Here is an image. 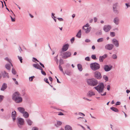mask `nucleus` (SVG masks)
<instances>
[{
	"label": "nucleus",
	"mask_w": 130,
	"mask_h": 130,
	"mask_svg": "<svg viewBox=\"0 0 130 130\" xmlns=\"http://www.w3.org/2000/svg\"><path fill=\"white\" fill-rule=\"evenodd\" d=\"M104 88V84L102 83H100L98 86L94 87L95 89L102 96H104L106 94V92H105L103 94H102V93L103 90Z\"/></svg>",
	"instance_id": "f257e3e1"
},
{
	"label": "nucleus",
	"mask_w": 130,
	"mask_h": 130,
	"mask_svg": "<svg viewBox=\"0 0 130 130\" xmlns=\"http://www.w3.org/2000/svg\"><path fill=\"white\" fill-rule=\"evenodd\" d=\"M91 69L94 71H96L99 69L100 68V64L96 62L91 63L90 64Z\"/></svg>",
	"instance_id": "f03ea898"
},
{
	"label": "nucleus",
	"mask_w": 130,
	"mask_h": 130,
	"mask_svg": "<svg viewBox=\"0 0 130 130\" xmlns=\"http://www.w3.org/2000/svg\"><path fill=\"white\" fill-rule=\"evenodd\" d=\"M87 83L91 86H95L98 83L97 80L94 78L90 79L87 80Z\"/></svg>",
	"instance_id": "7ed1b4c3"
},
{
	"label": "nucleus",
	"mask_w": 130,
	"mask_h": 130,
	"mask_svg": "<svg viewBox=\"0 0 130 130\" xmlns=\"http://www.w3.org/2000/svg\"><path fill=\"white\" fill-rule=\"evenodd\" d=\"M17 124L18 127L20 128H22V126L24 124V119L21 118L17 119Z\"/></svg>",
	"instance_id": "20e7f679"
},
{
	"label": "nucleus",
	"mask_w": 130,
	"mask_h": 130,
	"mask_svg": "<svg viewBox=\"0 0 130 130\" xmlns=\"http://www.w3.org/2000/svg\"><path fill=\"white\" fill-rule=\"evenodd\" d=\"M94 77L98 79H100L102 78V76L100 72L97 71L93 73Z\"/></svg>",
	"instance_id": "39448f33"
},
{
	"label": "nucleus",
	"mask_w": 130,
	"mask_h": 130,
	"mask_svg": "<svg viewBox=\"0 0 130 130\" xmlns=\"http://www.w3.org/2000/svg\"><path fill=\"white\" fill-rule=\"evenodd\" d=\"M71 53L69 51H67L63 53L61 55L62 58L66 59L71 56Z\"/></svg>",
	"instance_id": "423d86ee"
},
{
	"label": "nucleus",
	"mask_w": 130,
	"mask_h": 130,
	"mask_svg": "<svg viewBox=\"0 0 130 130\" xmlns=\"http://www.w3.org/2000/svg\"><path fill=\"white\" fill-rule=\"evenodd\" d=\"M114 47V45L112 44H108L106 45L105 46V48L108 50H111Z\"/></svg>",
	"instance_id": "0eeeda50"
},
{
	"label": "nucleus",
	"mask_w": 130,
	"mask_h": 130,
	"mask_svg": "<svg viewBox=\"0 0 130 130\" xmlns=\"http://www.w3.org/2000/svg\"><path fill=\"white\" fill-rule=\"evenodd\" d=\"M20 96V95L18 92H15L12 95V99L14 100L17 98H19V97Z\"/></svg>",
	"instance_id": "6e6552de"
},
{
	"label": "nucleus",
	"mask_w": 130,
	"mask_h": 130,
	"mask_svg": "<svg viewBox=\"0 0 130 130\" xmlns=\"http://www.w3.org/2000/svg\"><path fill=\"white\" fill-rule=\"evenodd\" d=\"M111 28V27L109 25H105L104 26L103 30L105 32H107L110 30Z\"/></svg>",
	"instance_id": "1a4fd4ad"
},
{
	"label": "nucleus",
	"mask_w": 130,
	"mask_h": 130,
	"mask_svg": "<svg viewBox=\"0 0 130 130\" xmlns=\"http://www.w3.org/2000/svg\"><path fill=\"white\" fill-rule=\"evenodd\" d=\"M112 67L111 66H109L108 65H105L104 68L105 71L106 72H108L112 68Z\"/></svg>",
	"instance_id": "9d476101"
},
{
	"label": "nucleus",
	"mask_w": 130,
	"mask_h": 130,
	"mask_svg": "<svg viewBox=\"0 0 130 130\" xmlns=\"http://www.w3.org/2000/svg\"><path fill=\"white\" fill-rule=\"evenodd\" d=\"M69 46L68 44H67L64 45L62 48V51L65 52L68 49Z\"/></svg>",
	"instance_id": "9b49d317"
},
{
	"label": "nucleus",
	"mask_w": 130,
	"mask_h": 130,
	"mask_svg": "<svg viewBox=\"0 0 130 130\" xmlns=\"http://www.w3.org/2000/svg\"><path fill=\"white\" fill-rule=\"evenodd\" d=\"M1 73L3 78L7 77L8 78H9V76L8 75V73H7L5 71L2 72Z\"/></svg>",
	"instance_id": "f8f14e48"
},
{
	"label": "nucleus",
	"mask_w": 130,
	"mask_h": 130,
	"mask_svg": "<svg viewBox=\"0 0 130 130\" xmlns=\"http://www.w3.org/2000/svg\"><path fill=\"white\" fill-rule=\"evenodd\" d=\"M19 98H17L13 100L17 103H19L21 102L22 101V99L20 96L19 97Z\"/></svg>",
	"instance_id": "ddd939ff"
},
{
	"label": "nucleus",
	"mask_w": 130,
	"mask_h": 130,
	"mask_svg": "<svg viewBox=\"0 0 130 130\" xmlns=\"http://www.w3.org/2000/svg\"><path fill=\"white\" fill-rule=\"evenodd\" d=\"M112 42L114 44L115 46L118 47L119 46L118 41L115 39H113L112 40Z\"/></svg>",
	"instance_id": "4468645a"
},
{
	"label": "nucleus",
	"mask_w": 130,
	"mask_h": 130,
	"mask_svg": "<svg viewBox=\"0 0 130 130\" xmlns=\"http://www.w3.org/2000/svg\"><path fill=\"white\" fill-rule=\"evenodd\" d=\"M119 21V19L118 17H116L113 19V22L116 25H118Z\"/></svg>",
	"instance_id": "2eb2a0df"
},
{
	"label": "nucleus",
	"mask_w": 130,
	"mask_h": 130,
	"mask_svg": "<svg viewBox=\"0 0 130 130\" xmlns=\"http://www.w3.org/2000/svg\"><path fill=\"white\" fill-rule=\"evenodd\" d=\"M12 117L13 121H14L16 117V112L15 111H13L12 113Z\"/></svg>",
	"instance_id": "dca6fc26"
},
{
	"label": "nucleus",
	"mask_w": 130,
	"mask_h": 130,
	"mask_svg": "<svg viewBox=\"0 0 130 130\" xmlns=\"http://www.w3.org/2000/svg\"><path fill=\"white\" fill-rule=\"evenodd\" d=\"M7 87V84L6 83H4L1 89V91H4L6 89Z\"/></svg>",
	"instance_id": "f3484780"
},
{
	"label": "nucleus",
	"mask_w": 130,
	"mask_h": 130,
	"mask_svg": "<svg viewBox=\"0 0 130 130\" xmlns=\"http://www.w3.org/2000/svg\"><path fill=\"white\" fill-rule=\"evenodd\" d=\"M17 109L19 112L22 113H23L25 111L24 108L22 107H18Z\"/></svg>",
	"instance_id": "a211bd4d"
},
{
	"label": "nucleus",
	"mask_w": 130,
	"mask_h": 130,
	"mask_svg": "<svg viewBox=\"0 0 130 130\" xmlns=\"http://www.w3.org/2000/svg\"><path fill=\"white\" fill-rule=\"evenodd\" d=\"M91 28V27H89V28L87 27V28L83 29L84 30L86 33L88 34L90 31Z\"/></svg>",
	"instance_id": "6ab92c4d"
},
{
	"label": "nucleus",
	"mask_w": 130,
	"mask_h": 130,
	"mask_svg": "<svg viewBox=\"0 0 130 130\" xmlns=\"http://www.w3.org/2000/svg\"><path fill=\"white\" fill-rule=\"evenodd\" d=\"M78 69L80 71H81L83 70L82 66L80 64H78L77 65Z\"/></svg>",
	"instance_id": "aec40b11"
},
{
	"label": "nucleus",
	"mask_w": 130,
	"mask_h": 130,
	"mask_svg": "<svg viewBox=\"0 0 130 130\" xmlns=\"http://www.w3.org/2000/svg\"><path fill=\"white\" fill-rule=\"evenodd\" d=\"M23 114V116L25 118H27L29 117V114L26 111H24Z\"/></svg>",
	"instance_id": "412c9836"
},
{
	"label": "nucleus",
	"mask_w": 130,
	"mask_h": 130,
	"mask_svg": "<svg viewBox=\"0 0 130 130\" xmlns=\"http://www.w3.org/2000/svg\"><path fill=\"white\" fill-rule=\"evenodd\" d=\"M82 34L81 30H79L77 34L76 35V37L79 38L81 37Z\"/></svg>",
	"instance_id": "4be33fe9"
},
{
	"label": "nucleus",
	"mask_w": 130,
	"mask_h": 130,
	"mask_svg": "<svg viewBox=\"0 0 130 130\" xmlns=\"http://www.w3.org/2000/svg\"><path fill=\"white\" fill-rule=\"evenodd\" d=\"M87 95L90 96H91L92 95H94L95 93L93 92L92 91H89L87 93Z\"/></svg>",
	"instance_id": "5701e85b"
},
{
	"label": "nucleus",
	"mask_w": 130,
	"mask_h": 130,
	"mask_svg": "<svg viewBox=\"0 0 130 130\" xmlns=\"http://www.w3.org/2000/svg\"><path fill=\"white\" fill-rule=\"evenodd\" d=\"M110 109L111 110L114 112H119L118 110L116 108L114 107H111L110 108Z\"/></svg>",
	"instance_id": "b1692460"
},
{
	"label": "nucleus",
	"mask_w": 130,
	"mask_h": 130,
	"mask_svg": "<svg viewBox=\"0 0 130 130\" xmlns=\"http://www.w3.org/2000/svg\"><path fill=\"white\" fill-rule=\"evenodd\" d=\"M10 64H6L5 66V67L8 70H10L11 69V67Z\"/></svg>",
	"instance_id": "393cba45"
},
{
	"label": "nucleus",
	"mask_w": 130,
	"mask_h": 130,
	"mask_svg": "<svg viewBox=\"0 0 130 130\" xmlns=\"http://www.w3.org/2000/svg\"><path fill=\"white\" fill-rule=\"evenodd\" d=\"M65 130H72V127L69 125H66L65 128Z\"/></svg>",
	"instance_id": "a878e982"
},
{
	"label": "nucleus",
	"mask_w": 130,
	"mask_h": 130,
	"mask_svg": "<svg viewBox=\"0 0 130 130\" xmlns=\"http://www.w3.org/2000/svg\"><path fill=\"white\" fill-rule=\"evenodd\" d=\"M5 59L6 60H7V61H8L9 63L11 65V66L12 67L13 66V65H12V63L11 62V60L8 57H6L5 58Z\"/></svg>",
	"instance_id": "bb28decb"
},
{
	"label": "nucleus",
	"mask_w": 130,
	"mask_h": 130,
	"mask_svg": "<svg viewBox=\"0 0 130 130\" xmlns=\"http://www.w3.org/2000/svg\"><path fill=\"white\" fill-rule=\"evenodd\" d=\"M26 122L29 125H31L32 123V122L30 119H27L26 120Z\"/></svg>",
	"instance_id": "cd10ccee"
},
{
	"label": "nucleus",
	"mask_w": 130,
	"mask_h": 130,
	"mask_svg": "<svg viewBox=\"0 0 130 130\" xmlns=\"http://www.w3.org/2000/svg\"><path fill=\"white\" fill-rule=\"evenodd\" d=\"M102 32L101 30H100L97 31L95 33V34L98 36H99L102 35Z\"/></svg>",
	"instance_id": "c85d7f7f"
},
{
	"label": "nucleus",
	"mask_w": 130,
	"mask_h": 130,
	"mask_svg": "<svg viewBox=\"0 0 130 130\" xmlns=\"http://www.w3.org/2000/svg\"><path fill=\"white\" fill-rule=\"evenodd\" d=\"M113 10L114 12L117 14L119 13V12L118 11L117 9V8L113 9Z\"/></svg>",
	"instance_id": "c756f323"
},
{
	"label": "nucleus",
	"mask_w": 130,
	"mask_h": 130,
	"mask_svg": "<svg viewBox=\"0 0 130 130\" xmlns=\"http://www.w3.org/2000/svg\"><path fill=\"white\" fill-rule=\"evenodd\" d=\"M104 39L102 38H100L97 40V42H102L103 41Z\"/></svg>",
	"instance_id": "7c9ffc66"
},
{
	"label": "nucleus",
	"mask_w": 130,
	"mask_h": 130,
	"mask_svg": "<svg viewBox=\"0 0 130 130\" xmlns=\"http://www.w3.org/2000/svg\"><path fill=\"white\" fill-rule=\"evenodd\" d=\"M103 78L106 81H107L108 80V77L106 75H104L103 76Z\"/></svg>",
	"instance_id": "2f4dec72"
},
{
	"label": "nucleus",
	"mask_w": 130,
	"mask_h": 130,
	"mask_svg": "<svg viewBox=\"0 0 130 130\" xmlns=\"http://www.w3.org/2000/svg\"><path fill=\"white\" fill-rule=\"evenodd\" d=\"M89 25L88 23H87L86 25L83 26L82 27L83 29L85 28H89Z\"/></svg>",
	"instance_id": "473e14b6"
},
{
	"label": "nucleus",
	"mask_w": 130,
	"mask_h": 130,
	"mask_svg": "<svg viewBox=\"0 0 130 130\" xmlns=\"http://www.w3.org/2000/svg\"><path fill=\"white\" fill-rule=\"evenodd\" d=\"M59 68L60 70L64 74L65 73L63 71V70L62 69V67L61 66L60 64H59Z\"/></svg>",
	"instance_id": "72a5a7b5"
},
{
	"label": "nucleus",
	"mask_w": 130,
	"mask_h": 130,
	"mask_svg": "<svg viewBox=\"0 0 130 130\" xmlns=\"http://www.w3.org/2000/svg\"><path fill=\"white\" fill-rule=\"evenodd\" d=\"M12 72L14 75L15 74L17 73L16 71L15 70L13 69V68H12Z\"/></svg>",
	"instance_id": "f704fd0d"
},
{
	"label": "nucleus",
	"mask_w": 130,
	"mask_h": 130,
	"mask_svg": "<svg viewBox=\"0 0 130 130\" xmlns=\"http://www.w3.org/2000/svg\"><path fill=\"white\" fill-rule=\"evenodd\" d=\"M39 65L36 64H33L32 65V66L33 67H34L35 68L38 69V67L39 66Z\"/></svg>",
	"instance_id": "c9c22d12"
},
{
	"label": "nucleus",
	"mask_w": 130,
	"mask_h": 130,
	"mask_svg": "<svg viewBox=\"0 0 130 130\" xmlns=\"http://www.w3.org/2000/svg\"><path fill=\"white\" fill-rule=\"evenodd\" d=\"M91 57L92 59L94 60H96L97 59L95 55H92L91 56Z\"/></svg>",
	"instance_id": "e433bc0d"
},
{
	"label": "nucleus",
	"mask_w": 130,
	"mask_h": 130,
	"mask_svg": "<svg viewBox=\"0 0 130 130\" xmlns=\"http://www.w3.org/2000/svg\"><path fill=\"white\" fill-rule=\"evenodd\" d=\"M118 3H116L114 4L113 7V9L116 8L118 6Z\"/></svg>",
	"instance_id": "4c0bfd02"
},
{
	"label": "nucleus",
	"mask_w": 130,
	"mask_h": 130,
	"mask_svg": "<svg viewBox=\"0 0 130 130\" xmlns=\"http://www.w3.org/2000/svg\"><path fill=\"white\" fill-rule=\"evenodd\" d=\"M104 59L101 56H100L99 57V61L101 62H103V61Z\"/></svg>",
	"instance_id": "58836bf2"
},
{
	"label": "nucleus",
	"mask_w": 130,
	"mask_h": 130,
	"mask_svg": "<svg viewBox=\"0 0 130 130\" xmlns=\"http://www.w3.org/2000/svg\"><path fill=\"white\" fill-rule=\"evenodd\" d=\"M65 73L68 75H70L71 74V72L70 71H66L65 72Z\"/></svg>",
	"instance_id": "ea45409f"
},
{
	"label": "nucleus",
	"mask_w": 130,
	"mask_h": 130,
	"mask_svg": "<svg viewBox=\"0 0 130 130\" xmlns=\"http://www.w3.org/2000/svg\"><path fill=\"white\" fill-rule=\"evenodd\" d=\"M110 35L111 36L113 37L115 36V33L114 32H111Z\"/></svg>",
	"instance_id": "a19ab883"
},
{
	"label": "nucleus",
	"mask_w": 130,
	"mask_h": 130,
	"mask_svg": "<svg viewBox=\"0 0 130 130\" xmlns=\"http://www.w3.org/2000/svg\"><path fill=\"white\" fill-rule=\"evenodd\" d=\"M60 64H63V60L62 59H60L59 60Z\"/></svg>",
	"instance_id": "79ce46f5"
},
{
	"label": "nucleus",
	"mask_w": 130,
	"mask_h": 130,
	"mask_svg": "<svg viewBox=\"0 0 130 130\" xmlns=\"http://www.w3.org/2000/svg\"><path fill=\"white\" fill-rule=\"evenodd\" d=\"M4 97L3 95H0V102H1L3 100V99Z\"/></svg>",
	"instance_id": "37998d69"
},
{
	"label": "nucleus",
	"mask_w": 130,
	"mask_h": 130,
	"mask_svg": "<svg viewBox=\"0 0 130 130\" xmlns=\"http://www.w3.org/2000/svg\"><path fill=\"white\" fill-rule=\"evenodd\" d=\"M117 56L116 54H113L112 56V58L114 59H117Z\"/></svg>",
	"instance_id": "c03bdc74"
},
{
	"label": "nucleus",
	"mask_w": 130,
	"mask_h": 130,
	"mask_svg": "<svg viewBox=\"0 0 130 130\" xmlns=\"http://www.w3.org/2000/svg\"><path fill=\"white\" fill-rule=\"evenodd\" d=\"M107 55L106 54H105L104 55H103V56H101L104 59H105V58H106L107 57Z\"/></svg>",
	"instance_id": "a18cd8bd"
},
{
	"label": "nucleus",
	"mask_w": 130,
	"mask_h": 130,
	"mask_svg": "<svg viewBox=\"0 0 130 130\" xmlns=\"http://www.w3.org/2000/svg\"><path fill=\"white\" fill-rule=\"evenodd\" d=\"M18 58L20 60V62L21 63H22V57H21L18 56Z\"/></svg>",
	"instance_id": "49530a36"
},
{
	"label": "nucleus",
	"mask_w": 130,
	"mask_h": 130,
	"mask_svg": "<svg viewBox=\"0 0 130 130\" xmlns=\"http://www.w3.org/2000/svg\"><path fill=\"white\" fill-rule=\"evenodd\" d=\"M34 77H35L34 76H31V77H29V80L31 81H32Z\"/></svg>",
	"instance_id": "de8ad7c7"
},
{
	"label": "nucleus",
	"mask_w": 130,
	"mask_h": 130,
	"mask_svg": "<svg viewBox=\"0 0 130 130\" xmlns=\"http://www.w3.org/2000/svg\"><path fill=\"white\" fill-rule=\"evenodd\" d=\"M44 80L45 81V82L46 83H47L49 84V82H48V79L47 78H45L44 79Z\"/></svg>",
	"instance_id": "09e8293b"
},
{
	"label": "nucleus",
	"mask_w": 130,
	"mask_h": 130,
	"mask_svg": "<svg viewBox=\"0 0 130 130\" xmlns=\"http://www.w3.org/2000/svg\"><path fill=\"white\" fill-rule=\"evenodd\" d=\"M85 60L86 61H89L90 60L89 57H87L85 58Z\"/></svg>",
	"instance_id": "8fccbe9b"
},
{
	"label": "nucleus",
	"mask_w": 130,
	"mask_h": 130,
	"mask_svg": "<svg viewBox=\"0 0 130 130\" xmlns=\"http://www.w3.org/2000/svg\"><path fill=\"white\" fill-rule=\"evenodd\" d=\"M62 124L61 122L60 121H57V124L58 125H60Z\"/></svg>",
	"instance_id": "3c124183"
},
{
	"label": "nucleus",
	"mask_w": 130,
	"mask_h": 130,
	"mask_svg": "<svg viewBox=\"0 0 130 130\" xmlns=\"http://www.w3.org/2000/svg\"><path fill=\"white\" fill-rule=\"evenodd\" d=\"M107 90L108 91H109L110 90V85H108L107 86Z\"/></svg>",
	"instance_id": "603ef678"
},
{
	"label": "nucleus",
	"mask_w": 130,
	"mask_h": 130,
	"mask_svg": "<svg viewBox=\"0 0 130 130\" xmlns=\"http://www.w3.org/2000/svg\"><path fill=\"white\" fill-rule=\"evenodd\" d=\"M10 17L12 22H14L15 21V19L14 18H13L11 16H10Z\"/></svg>",
	"instance_id": "864d4df0"
},
{
	"label": "nucleus",
	"mask_w": 130,
	"mask_h": 130,
	"mask_svg": "<svg viewBox=\"0 0 130 130\" xmlns=\"http://www.w3.org/2000/svg\"><path fill=\"white\" fill-rule=\"evenodd\" d=\"M41 73L42 74L44 75H46V74L45 72L43 71H41Z\"/></svg>",
	"instance_id": "5fc2aeb1"
},
{
	"label": "nucleus",
	"mask_w": 130,
	"mask_h": 130,
	"mask_svg": "<svg viewBox=\"0 0 130 130\" xmlns=\"http://www.w3.org/2000/svg\"><path fill=\"white\" fill-rule=\"evenodd\" d=\"M74 40L75 39L74 37H73L71 39V41L72 43H73V42L74 41Z\"/></svg>",
	"instance_id": "6e6d98bb"
},
{
	"label": "nucleus",
	"mask_w": 130,
	"mask_h": 130,
	"mask_svg": "<svg viewBox=\"0 0 130 130\" xmlns=\"http://www.w3.org/2000/svg\"><path fill=\"white\" fill-rule=\"evenodd\" d=\"M125 5L126 6L127 8H128V7H130V5H129V3H126L125 4Z\"/></svg>",
	"instance_id": "4d7b16f0"
},
{
	"label": "nucleus",
	"mask_w": 130,
	"mask_h": 130,
	"mask_svg": "<svg viewBox=\"0 0 130 130\" xmlns=\"http://www.w3.org/2000/svg\"><path fill=\"white\" fill-rule=\"evenodd\" d=\"M57 19L60 21H63V19L62 18H57Z\"/></svg>",
	"instance_id": "13d9d810"
},
{
	"label": "nucleus",
	"mask_w": 130,
	"mask_h": 130,
	"mask_svg": "<svg viewBox=\"0 0 130 130\" xmlns=\"http://www.w3.org/2000/svg\"><path fill=\"white\" fill-rule=\"evenodd\" d=\"M78 115L80 116H82V115H83V116H85V115L84 113L81 112H79L78 113Z\"/></svg>",
	"instance_id": "bf43d9fd"
},
{
	"label": "nucleus",
	"mask_w": 130,
	"mask_h": 130,
	"mask_svg": "<svg viewBox=\"0 0 130 130\" xmlns=\"http://www.w3.org/2000/svg\"><path fill=\"white\" fill-rule=\"evenodd\" d=\"M38 128L36 127H34L32 128V130H38Z\"/></svg>",
	"instance_id": "052dcab7"
},
{
	"label": "nucleus",
	"mask_w": 130,
	"mask_h": 130,
	"mask_svg": "<svg viewBox=\"0 0 130 130\" xmlns=\"http://www.w3.org/2000/svg\"><path fill=\"white\" fill-rule=\"evenodd\" d=\"M90 40L88 39H87L85 40V42H90Z\"/></svg>",
	"instance_id": "680f3d73"
},
{
	"label": "nucleus",
	"mask_w": 130,
	"mask_h": 130,
	"mask_svg": "<svg viewBox=\"0 0 130 130\" xmlns=\"http://www.w3.org/2000/svg\"><path fill=\"white\" fill-rule=\"evenodd\" d=\"M121 104V103L120 102H117L116 104V105H120Z\"/></svg>",
	"instance_id": "e2e57ef3"
},
{
	"label": "nucleus",
	"mask_w": 130,
	"mask_h": 130,
	"mask_svg": "<svg viewBox=\"0 0 130 130\" xmlns=\"http://www.w3.org/2000/svg\"><path fill=\"white\" fill-rule=\"evenodd\" d=\"M64 115L61 112H59L58 113V115Z\"/></svg>",
	"instance_id": "0e129e2a"
},
{
	"label": "nucleus",
	"mask_w": 130,
	"mask_h": 130,
	"mask_svg": "<svg viewBox=\"0 0 130 130\" xmlns=\"http://www.w3.org/2000/svg\"><path fill=\"white\" fill-rule=\"evenodd\" d=\"M39 64L40 66H41L43 68H44V66L43 64H42L41 62H39Z\"/></svg>",
	"instance_id": "69168bd1"
},
{
	"label": "nucleus",
	"mask_w": 130,
	"mask_h": 130,
	"mask_svg": "<svg viewBox=\"0 0 130 130\" xmlns=\"http://www.w3.org/2000/svg\"><path fill=\"white\" fill-rule=\"evenodd\" d=\"M94 22H96L97 21V18H96V17H94Z\"/></svg>",
	"instance_id": "338daca9"
},
{
	"label": "nucleus",
	"mask_w": 130,
	"mask_h": 130,
	"mask_svg": "<svg viewBox=\"0 0 130 130\" xmlns=\"http://www.w3.org/2000/svg\"><path fill=\"white\" fill-rule=\"evenodd\" d=\"M49 79L51 81H52V80L53 79L51 77H49Z\"/></svg>",
	"instance_id": "774afa93"
}]
</instances>
